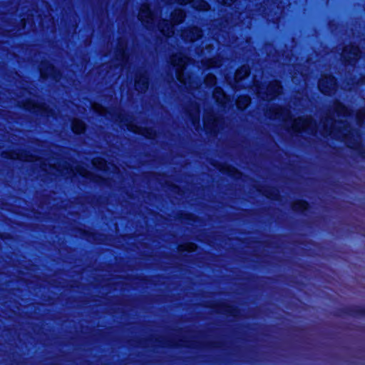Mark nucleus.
Returning <instances> with one entry per match:
<instances>
[{
	"instance_id": "473e14b6",
	"label": "nucleus",
	"mask_w": 365,
	"mask_h": 365,
	"mask_svg": "<svg viewBox=\"0 0 365 365\" xmlns=\"http://www.w3.org/2000/svg\"><path fill=\"white\" fill-rule=\"evenodd\" d=\"M154 135H154V133H153V132H152V131H149V132H148V133H147V135H146V137H147V138H153V137H154Z\"/></svg>"
},
{
	"instance_id": "c9c22d12",
	"label": "nucleus",
	"mask_w": 365,
	"mask_h": 365,
	"mask_svg": "<svg viewBox=\"0 0 365 365\" xmlns=\"http://www.w3.org/2000/svg\"><path fill=\"white\" fill-rule=\"evenodd\" d=\"M360 81H361V83H364L365 84V78H361Z\"/></svg>"
},
{
	"instance_id": "2eb2a0df",
	"label": "nucleus",
	"mask_w": 365,
	"mask_h": 365,
	"mask_svg": "<svg viewBox=\"0 0 365 365\" xmlns=\"http://www.w3.org/2000/svg\"><path fill=\"white\" fill-rule=\"evenodd\" d=\"M250 73V70L247 66H242L239 69H237L235 75V85L234 86V88H237L238 86L237 84L239 83L245 77L248 76Z\"/></svg>"
},
{
	"instance_id": "4c0bfd02",
	"label": "nucleus",
	"mask_w": 365,
	"mask_h": 365,
	"mask_svg": "<svg viewBox=\"0 0 365 365\" xmlns=\"http://www.w3.org/2000/svg\"><path fill=\"white\" fill-rule=\"evenodd\" d=\"M217 41L220 42L219 36H217Z\"/></svg>"
},
{
	"instance_id": "f3484780",
	"label": "nucleus",
	"mask_w": 365,
	"mask_h": 365,
	"mask_svg": "<svg viewBox=\"0 0 365 365\" xmlns=\"http://www.w3.org/2000/svg\"><path fill=\"white\" fill-rule=\"evenodd\" d=\"M92 163L94 167L101 170H109V165L107 162L101 158H96L92 160Z\"/></svg>"
},
{
	"instance_id": "1a4fd4ad",
	"label": "nucleus",
	"mask_w": 365,
	"mask_h": 365,
	"mask_svg": "<svg viewBox=\"0 0 365 365\" xmlns=\"http://www.w3.org/2000/svg\"><path fill=\"white\" fill-rule=\"evenodd\" d=\"M344 61L350 66H353L360 56V51L357 46H346L341 53Z\"/></svg>"
},
{
	"instance_id": "0eeeda50",
	"label": "nucleus",
	"mask_w": 365,
	"mask_h": 365,
	"mask_svg": "<svg viewBox=\"0 0 365 365\" xmlns=\"http://www.w3.org/2000/svg\"><path fill=\"white\" fill-rule=\"evenodd\" d=\"M318 88L324 94L331 95L336 91V80L331 75L323 74L319 81Z\"/></svg>"
},
{
	"instance_id": "a878e982",
	"label": "nucleus",
	"mask_w": 365,
	"mask_h": 365,
	"mask_svg": "<svg viewBox=\"0 0 365 365\" xmlns=\"http://www.w3.org/2000/svg\"><path fill=\"white\" fill-rule=\"evenodd\" d=\"M225 21L226 22V25L223 26V29H225L227 28V26H228L230 28L232 26H235V25L239 24L238 22H236V19L234 20L232 14L231 15L230 18L228 16L226 17L225 19Z\"/></svg>"
},
{
	"instance_id": "f704fd0d",
	"label": "nucleus",
	"mask_w": 365,
	"mask_h": 365,
	"mask_svg": "<svg viewBox=\"0 0 365 365\" xmlns=\"http://www.w3.org/2000/svg\"><path fill=\"white\" fill-rule=\"evenodd\" d=\"M115 120H116V121L119 120L120 122H122V119L120 118V115H119V116L118 118H115Z\"/></svg>"
},
{
	"instance_id": "7c9ffc66",
	"label": "nucleus",
	"mask_w": 365,
	"mask_h": 365,
	"mask_svg": "<svg viewBox=\"0 0 365 365\" xmlns=\"http://www.w3.org/2000/svg\"><path fill=\"white\" fill-rule=\"evenodd\" d=\"M292 82L294 83H296V84L300 83V81L298 80L297 73H294V74L292 76Z\"/></svg>"
},
{
	"instance_id": "72a5a7b5",
	"label": "nucleus",
	"mask_w": 365,
	"mask_h": 365,
	"mask_svg": "<svg viewBox=\"0 0 365 365\" xmlns=\"http://www.w3.org/2000/svg\"><path fill=\"white\" fill-rule=\"evenodd\" d=\"M223 43V44H226V45L230 46V45H231V44L234 43V42L231 41L230 40H228V41H223V43Z\"/></svg>"
},
{
	"instance_id": "4468645a",
	"label": "nucleus",
	"mask_w": 365,
	"mask_h": 365,
	"mask_svg": "<svg viewBox=\"0 0 365 365\" xmlns=\"http://www.w3.org/2000/svg\"><path fill=\"white\" fill-rule=\"evenodd\" d=\"M51 170H49V173H51L54 175H63L66 177H69L71 175L75 174V171L72 167H66V168H57L56 165H51L50 166Z\"/></svg>"
},
{
	"instance_id": "4be33fe9",
	"label": "nucleus",
	"mask_w": 365,
	"mask_h": 365,
	"mask_svg": "<svg viewBox=\"0 0 365 365\" xmlns=\"http://www.w3.org/2000/svg\"><path fill=\"white\" fill-rule=\"evenodd\" d=\"M237 19L241 20V24L245 25L247 28H250L251 21L247 16V12H241L237 15Z\"/></svg>"
},
{
	"instance_id": "b1692460",
	"label": "nucleus",
	"mask_w": 365,
	"mask_h": 365,
	"mask_svg": "<svg viewBox=\"0 0 365 365\" xmlns=\"http://www.w3.org/2000/svg\"><path fill=\"white\" fill-rule=\"evenodd\" d=\"M365 120V109L359 110L356 114V120L357 124L361 126Z\"/></svg>"
},
{
	"instance_id": "a211bd4d",
	"label": "nucleus",
	"mask_w": 365,
	"mask_h": 365,
	"mask_svg": "<svg viewBox=\"0 0 365 365\" xmlns=\"http://www.w3.org/2000/svg\"><path fill=\"white\" fill-rule=\"evenodd\" d=\"M72 130L76 133H82L86 128L85 123L78 119H74L71 125Z\"/></svg>"
},
{
	"instance_id": "dca6fc26",
	"label": "nucleus",
	"mask_w": 365,
	"mask_h": 365,
	"mask_svg": "<svg viewBox=\"0 0 365 365\" xmlns=\"http://www.w3.org/2000/svg\"><path fill=\"white\" fill-rule=\"evenodd\" d=\"M213 98L221 105H225L228 101V97L225 95L223 90L220 87H216L213 92Z\"/></svg>"
},
{
	"instance_id": "7ed1b4c3",
	"label": "nucleus",
	"mask_w": 365,
	"mask_h": 365,
	"mask_svg": "<svg viewBox=\"0 0 365 365\" xmlns=\"http://www.w3.org/2000/svg\"><path fill=\"white\" fill-rule=\"evenodd\" d=\"M190 59L182 53L174 54L170 58L171 64L175 68L178 81L185 86V88L195 96L194 91L201 86L199 81L193 79L191 76L185 77L184 71Z\"/></svg>"
},
{
	"instance_id": "c756f323",
	"label": "nucleus",
	"mask_w": 365,
	"mask_h": 365,
	"mask_svg": "<svg viewBox=\"0 0 365 365\" xmlns=\"http://www.w3.org/2000/svg\"><path fill=\"white\" fill-rule=\"evenodd\" d=\"M218 2L227 5V6H231L235 0H217Z\"/></svg>"
},
{
	"instance_id": "cd10ccee",
	"label": "nucleus",
	"mask_w": 365,
	"mask_h": 365,
	"mask_svg": "<svg viewBox=\"0 0 365 365\" xmlns=\"http://www.w3.org/2000/svg\"><path fill=\"white\" fill-rule=\"evenodd\" d=\"M76 173H78L79 175H81L83 177H86L88 178H91V173L89 171H88L87 170L83 169L82 168H80V167L76 168Z\"/></svg>"
},
{
	"instance_id": "bb28decb",
	"label": "nucleus",
	"mask_w": 365,
	"mask_h": 365,
	"mask_svg": "<svg viewBox=\"0 0 365 365\" xmlns=\"http://www.w3.org/2000/svg\"><path fill=\"white\" fill-rule=\"evenodd\" d=\"M180 250H185L188 252H194L197 250V246L194 243H188L185 245H180Z\"/></svg>"
},
{
	"instance_id": "39448f33",
	"label": "nucleus",
	"mask_w": 365,
	"mask_h": 365,
	"mask_svg": "<svg viewBox=\"0 0 365 365\" xmlns=\"http://www.w3.org/2000/svg\"><path fill=\"white\" fill-rule=\"evenodd\" d=\"M205 46L199 54V60L200 61L202 67L204 68H218L222 64V58L219 56L210 58L212 51L213 50V44L212 43H204Z\"/></svg>"
},
{
	"instance_id": "5701e85b",
	"label": "nucleus",
	"mask_w": 365,
	"mask_h": 365,
	"mask_svg": "<svg viewBox=\"0 0 365 365\" xmlns=\"http://www.w3.org/2000/svg\"><path fill=\"white\" fill-rule=\"evenodd\" d=\"M216 82H217V78H216L215 76H214L213 74H211V73L208 74L205 78V80H204L205 84L208 87H212V86H215Z\"/></svg>"
},
{
	"instance_id": "6e6552de",
	"label": "nucleus",
	"mask_w": 365,
	"mask_h": 365,
	"mask_svg": "<svg viewBox=\"0 0 365 365\" xmlns=\"http://www.w3.org/2000/svg\"><path fill=\"white\" fill-rule=\"evenodd\" d=\"M205 128L211 133L215 134L220 129V119L212 111H207L203 115Z\"/></svg>"
},
{
	"instance_id": "f03ea898",
	"label": "nucleus",
	"mask_w": 365,
	"mask_h": 365,
	"mask_svg": "<svg viewBox=\"0 0 365 365\" xmlns=\"http://www.w3.org/2000/svg\"><path fill=\"white\" fill-rule=\"evenodd\" d=\"M185 18V13L182 9H175L171 14V22L166 19L158 20V13L151 11L147 4L141 6L138 19L148 29H153L155 26L160 33L170 37L174 34V25L182 23Z\"/></svg>"
},
{
	"instance_id": "f8f14e48",
	"label": "nucleus",
	"mask_w": 365,
	"mask_h": 365,
	"mask_svg": "<svg viewBox=\"0 0 365 365\" xmlns=\"http://www.w3.org/2000/svg\"><path fill=\"white\" fill-rule=\"evenodd\" d=\"M190 121L195 129L200 124V106L197 103H192L190 108L187 109Z\"/></svg>"
},
{
	"instance_id": "423d86ee",
	"label": "nucleus",
	"mask_w": 365,
	"mask_h": 365,
	"mask_svg": "<svg viewBox=\"0 0 365 365\" xmlns=\"http://www.w3.org/2000/svg\"><path fill=\"white\" fill-rule=\"evenodd\" d=\"M127 41L125 38L118 40L116 50L114 51L116 65L120 66V70L125 68L128 62L129 57L126 52Z\"/></svg>"
},
{
	"instance_id": "f257e3e1",
	"label": "nucleus",
	"mask_w": 365,
	"mask_h": 365,
	"mask_svg": "<svg viewBox=\"0 0 365 365\" xmlns=\"http://www.w3.org/2000/svg\"><path fill=\"white\" fill-rule=\"evenodd\" d=\"M265 115L269 118L279 120L280 125L289 132L303 130L315 135L319 131L323 136L344 141L347 146L353 148H358L361 142L359 130L351 128L348 122V118H351L350 110L339 101L334 103L332 110L319 125L311 117L294 118L288 109L279 106H271Z\"/></svg>"
},
{
	"instance_id": "aec40b11",
	"label": "nucleus",
	"mask_w": 365,
	"mask_h": 365,
	"mask_svg": "<svg viewBox=\"0 0 365 365\" xmlns=\"http://www.w3.org/2000/svg\"><path fill=\"white\" fill-rule=\"evenodd\" d=\"M251 98L247 96H240L236 102L237 106L240 109L246 108L250 103Z\"/></svg>"
},
{
	"instance_id": "393cba45",
	"label": "nucleus",
	"mask_w": 365,
	"mask_h": 365,
	"mask_svg": "<svg viewBox=\"0 0 365 365\" xmlns=\"http://www.w3.org/2000/svg\"><path fill=\"white\" fill-rule=\"evenodd\" d=\"M359 83V80L356 81L355 78H350L346 84L343 85V89L350 91L353 88L354 84H358Z\"/></svg>"
},
{
	"instance_id": "20e7f679",
	"label": "nucleus",
	"mask_w": 365,
	"mask_h": 365,
	"mask_svg": "<svg viewBox=\"0 0 365 365\" xmlns=\"http://www.w3.org/2000/svg\"><path fill=\"white\" fill-rule=\"evenodd\" d=\"M282 87L279 82L274 81L267 86V88L261 87L257 81H255L252 90L256 93L258 97L265 101L274 99L282 92Z\"/></svg>"
},
{
	"instance_id": "412c9836",
	"label": "nucleus",
	"mask_w": 365,
	"mask_h": 365,
	"mask_svg": "<svg viewBox=\"0 0 365 365\" xmlns=\"http://www.w3.org/2000/svg\"><path fill=\"white\" fill-rule=\"evenodd\" d=\"M308 203L304 200H298L292 204V209L295 211H304L307 210Z\"/></svg>"
},
{
	"instance_id": "9d476101",
	"label": "nucleus",
	"mask_w": 365,
	"mask_h": 365,
	"mask_svg": "<svg viewBox=\"0 0 365 365\" xmlns=\"http://www.w3.org/2000/svg\"><path fill=\"white\" fill-rule=\"evenodd\" d=\"M202 35V31L197 27H190L187 29L182 31L181 36L185 41H195L200 38Z\"/></svg>"
},
{
	"instance_id": "6ab92c4d",
	"label": "nucleus",
	"mask_w": 365,
	"mask_h": 365,
	"mask_svg": "<svg viewBox=\"0 0 365 365\" xmlns=\"http://www.w3.org/2000/svg\"><path fill=\"white\" fill-rule=\"evenodd\" d=\"M11 159H16L20 160L23 161H33L34 160V156L32 155H28L24 153H19L16 152H13L9 154V156Z\"/></svg>"
},
{
	"instance_id": "9b49d317",
	"label": "nucleus",
	"mask_w": 365,
	"mask_h": 365,
	"mask_svg": "<svg viewBox=\"0 0 365 365\" xmlns=\"http://www.w3.org/2000/svg\"><path fill=\"white\" fill-rule=\"evenodd\" d=\"M41 76L43 78L51 77L56 81H59V73L56 68L51 64H41L40 67Z\"/></svg>"
},
{
	"instance_id": "2f4dec72",
	"label": "nucleus",
	"mask_w": 365,
	"mask_h": 365,
	"mask_svg": "<svg viewBox=\"0 0 365 365\" xmlns=\"http://www.w3.org/2000/svg\"><path fill=\"white\" fill-rule=\"evenodd\" d=\"M300 78H302V81L304 83V86H305L306 85V81H307V77L305 76V74L303 73L302 72H301Z\"/></svg>"
},
{
	"instance_id": "c85d7f7f",
	"label": "nucleus",
	"mask_w": 365,
	"mask_h": 365,
	"mask_svg": "<svg viewBox=\"0 0 365 365\" xmlns=\"http://www.w3.org/2000/svg\"><path fill=\"white\" fill-rule=\"evenodd\" d=\"M92 108L93 110H95L96 112L99 113L101 115H106V109L103 107H102L101 105H98L97 103L92 104Z\"/></svg>"
},
{
	"instance_id": "ddd939ff",
	"label": "nucleus",
	"mask_w": 365,
	"mask_h": 365,
	"mask_svg": "<svg viewBox=\"0 0 365 365\" xmlns=\"http://www.w3.org/2000/svg\"><path fill=\"white\" fill-rule=\"evenodd\" d=\"M135 88L139 92H145L148 88V77L146 73H139L135 78Z\"/></svg>"
},
{
	"instance_id": "e433bc0d",
	"label": "nucleus",
	"mask_w": 365,
	"mask_h": 365,
	"mask_svg": "<svg viewBox=\"0 0 365 365\" xmlns=\"http://www.w3.org/2000/svg\"><path fill=\"white\" fill-rule=\"evenodd\" d=\"M42 169H43V170H45V171H48V170H47V168H45V166H44V165L42 167Z\"/></svg>"
}]
</instances>
